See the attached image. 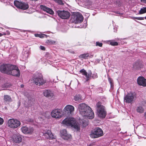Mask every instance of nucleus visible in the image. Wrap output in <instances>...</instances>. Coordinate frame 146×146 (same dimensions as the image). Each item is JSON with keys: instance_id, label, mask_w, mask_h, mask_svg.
Instances as JSON below:
<instances>
[{"instance_id": "41", "label": "nucleus", "mask_w": 146, "mask_h": 146, "mask_svg": "<svg viewBox=\"0 0 146 146\" xmlns=\"http://www.w3.org/2000/svg\"><path fill=\"white\" fill-rule=\"evenodd\" d=\"M4 122V120L3 119L0 117V125L2 124Z\"/></svg>"}, {"instance_id": "25", "label": "nucleus", "mask_w": 146, "mask_h": 146, "mask_svg": "<svg viewBox=\"0 0 146 146\" xmlns=\"http://www.w3.org/2000/svg\"><path fill=\"white\" fill-rule=\"evenodd\" d=\"M136 111L137 112L140 113H142L144 112V109L141 106H139L137 107Z\"/></svg>"}, {"instance_id": "4", "label": "nucleus", "mask_w": 146, "mask_h": 146, "mask_svg": "<svg viewBox=\"0 0 146 146\" xmlns=\"http://www.w3.org/2000/svg\"><path fill=\"white\" fill-rule=\"evenodd\" d=\"M33 80L36 84L39 86L42 85L46 82L40 74L38 73L34 75L33 77Z\"/></svg>"}, {"instance_id": "14", "label": "nucleus", "mask_w": 146, "mask_h": 146, "mask_svg": "<svg viewBox=\"0 0 146 146\" xmlns=\"http://www.w3.org/2000/svg\"><path fill=\"white\" fill-rule=\"evenodd\" d=\"M51 116L56 118H59L62 116V111L60 110L56 109L51 112Z\"/></svg>"}, {"instance_id": "31", "label": "nucleus", "mask_w": 146, "mask_h": 146, "mask_svg": "<svg viewBox=\"0 0 146 146\" xmlns=\"http://www.w3.org/2000/svg\"><path fill=\"white\" fill-rule=\"evenodd\" d=\"M133 67L134 69H138L141 68L139 64L138 63H136L134 64Z\"/></svg>"}, {"instance_id": "24", "label": "nucleus", "mask_w": 146, "mask_h": 146, "mask_svg": "<svg viewBox=\"0 0 146 146\" xmlns=\"http://www.w3.org/2000/svg\"><path fill=\"white\" fill-rule=\"evenodd\" d=\"M28 99V103L27 106H31L33 103L34 99L31 96H29L27 97Z\"/></svg>"}, {"instance_id": "37", "label": "nucleus", "mask_w": 146, "mask_h": 146, "mask_svg": "<svg viewBox=\"0 0 146 146\" xmlns=\"http://www.w3.org/2000/svg\"><path fill=\"white\" fill-rule=\"evenodd\" d=\"M85 4L86 5H87L88 6H90L91 5V2L90 1L88 0L87 2H86Z\"/></svg>"}, {"instance_id": "28", "label": "nucleus", "mask_w": 146, "mask_h": 146, "mask_svg": "<svg viewBox=\"0 0 146 146\" xmlns=\"http://www.w3.org/2000/svg\"><path fill=\"white\" fill-rule=\"evenodd\" d=\"M146 13V7H143L139 11V14H142Z\"/></svg>"}, {"instance_id": "21", "label": "nucleus", "mask_w": 146, "mask_h": 146, "mask_svg": "<svg viewBox=\"0 0 146 146\" xmlns=\"http://www.w3.org/2000/svg\"><path fill=\"white\" fill-rule=\"evenodd\" d=\"M13 141L16 143H19L22 141V138L19 135L14 134L12 137Z\"/></svg>"}, {"instance_id": "27", "label": "nucleus", "mask_w": 146, "mask_h": 146, "mask_svg": "<svg viewBox=\"0 0 146 146\" xmlns=\"http://www.w3.org/2000/svg\"><path fill=\"white\" fill-rule=\"evenodd\" d=\"M4 100L6 102H11L12 100L10 96L8 95H4Z\"/></svg>"}, {"instance_id": "44", "label": "nucleus", "mask_w": 146, "mask_h": 146, "mask_svg": "<svg viewBox=\"0 0 146 146\" xmlns=\"http://www.w3.org/2000/svg\"><path fill=\"white\" fill-rule=\"evenodd\" d=\"M92 119L94 117V112L92 110Z\"/></svg>"}, {"instance_id": "26", "label": "nucleus", "mask_w": 146, "mask_h": 146, "mask_svg": "<svg viewBox=\"0 0 146 146\" xmlns=\"http://www.w3.org/2000/svg\"><path fill=\"white\" fill-rule=\"evenodd\" d=\"M80 123L81 125H82L83 128L86 127L88 124V122L87 121L82 120H80Z\"/></svg>"}, {"instance_id": "38", "label": "nucleus", "mask_w": 146, "mask_h": 146, "mask_svg": "<svg viewBox=\"0 0 146 146\" xmlns=\"http://www.w3.org/2000/svg\"><path fill=\"white\" fill-rule=\"evenodd\" d=\"M98 77L97 73H95L93 74V76H92V78H97Z\"/></svg>"}, {"instance_id": "32", "label": "nucleus", "mask_w": 146, "mask_h": 146, "mask_svg": "<svg viewBox=\"0 0 146 146\" xmlns=\"http://www.w3.org/2000/svg\"><path fill=\"white\" fill-rule=\"evenodd\" d=\"M88 56V54H82L79 56V57L80 58L86 59Z\"/></svg>"}, {"instance_id": "22", "label": "nucleus", "mask_w": 146, "mask_h": 146, "mask_svg": "<svg viewBox=\"0 0 146 146\" xmlns=\"http://www.w3.org/2000/svg\"><path fill=\"white\" fill-rule=\"evenodd\" d=\"M79 72L80 73L82 74L83 75H84L85 76L86 78V81H88L89 80L90 76L89 74H88L87 72L83 68L81 70L79 71Z\"/></svg>"}, {"instance_id": "45", "label": "nucleus", "mask_w": 146, "mask_h": 146, "mask_svg": "<svg viewBox=\"0 0 146 146\" xmlns=\"http://www.w3.org/2000/svg\"><path fill=\"white\" fill-rule=\"evenodd\" d=\"M141 2H143L144 3H146V0H141Z\"/></svg>"}, {"instance_id": "9", "label": "nucleus", "mask_w": 146, "mask_h": 146, "mask_svg": "<svg viewBox=\"0 0 146 146\" xmlns=\"http://www.w3.org/2000/svg\"><path fill=\"white\" fill-rule=\"evenodd\" d=\"M14 5L17 8L23 10L27 9L29 7V5L27 3L17 1H14Z\"/></svg>"}, {"instance_id": "42", "label": "nucleus", "mask_w": 146, "mask_h": 146, "mask_svg": "<svg viewBox=\"0 0 146 146\" xmlns=\"http://www.w3.org/2000/svg\"><path fill=\"white\" fill-rule=\"evenodd\" d=\"M40 49L42 50H44L45 49V47L42 46H40Z\"/></svg>"}, {"instance_id": "23", "label": "nucleus", "mask_w": 146, "mask_h": 146, "mask_svg": "<svg viewBox=\"0 0 146 146\" xmlns=\"http://www.w3.org/2000/svg\"><path fill=\"white\" fill-rule=\"evenodd\" d=\"M74 100L77 102H81L82 101L81 96L79 94L75 96L74 97Z\"/></svg>"}, {"instance_id": "46", "label": "nucleus", "mask_w": 146, "mask_h": 146, "mask_svg": "<svg viewBox=\"0 0 146 146\" xmlns=\"http://www.w3.org/2000/svg\"><path fill=\"white\" fill-rule=\"evenodd\" d=\"M96 60L97 61V63L98 62H99L100 61V60L97 59Z\"/></svg>"}, {"instance_id": "11", "label": "nucleus", "mask_w": 146, "mask_h": 146, "mask_svg": "<svg viewBox=\"0 0 146 146\" xmlns=\"http://www.w3.org/2000/svg\"><path fill=\"white\" fill-rule=\"evenodd\" d=\"M56 13L61 18L64 19H67L70 16V13L65 11L58 10L57 12Z\"/></svg>"}, {"instance_id": "8", "label": "nucleus", "mask_w": 146, "mask_h": 146, "mask_svg": "<svg viewBox=\"0 0 146 146\" xmlns=\"http://www.w3.org/2000/svg\"><path fill=\"white\" fill-rule=\"evenodd\" d=\"M11 66H13V67L10 68L9 71L7 72L8 74L14 76H20V73L18 67L16 65L12 64Z\"/></svg>"}, {"instance_id": "10", "label": "nucleus", "mask_w": 146, "mask_h": 146, "mask_svg": "<svg viewBox=\"0 0 146 146\" xmlns=\"http://www.w3.org/2000/svg\"><path fill=\"white\" fill-rule=\"evenodd\" d=\"M103 134L102 130L98 127L95 128L92 133V138H95L100 137Z\"/></svg>"}, {"instance_id": "40", "label": "nucleus", "mask_w": 146, "mask_h": 146, "mask_svg": "<svg viewBox=\"0 0 146 146\" xmlns=\"http://www.w3.org/2000/svg\"><path fill=\"white\" fill-rule=\"evenodd\" d=\"M48 41L49 42V43L52 44H54L55 43V41L52 40H48Z\"/></svg>"}, {"instance_id": "16", "label": "nucleus", "mask_w": 146, "mask_h": 146, "mask_svg": "<svg viewBox=\"0 0 146 146\" xmlns=\"http://www.w3.org/2000/svg\"><path fill=\"white\" fill-rule=\"evenodd\" d=\"M21 129L22 132L25 134H31L34 130L32 127L28 128L26 126L22 127Z\"/></svg>"}, {"instance_id": "30", "label": "nucleus", "mask_w": 146, "mask_h": 146, "mask_svg": "<svg viewBox=\"0 0 146 146\" xmlns=\"http://www.w3.org/2000/svg\"><path fill=\"white\" fill-rule=\"evenodd\" d=\"M109 42H110V44L111 45L115 46L118 45V43L117 42L114 41L113 40H110L109 41Z\"/></svg>"}, {"instance_id": "33", "label": "nucleus", "mask_w": 146, "mask_h": 146, "mask_svg": "<svg viewBox=\"0 0 146 146\" xmlns=\"http://www.w3.org/2000/svg\"><path fill=\"white\" fill-rule=\"evenodd\" d=\"M54 1L60 5H63L64 4L62 0H54Z\"/></svg>"}, {"instance_id": "19", "label": "nucleus", "mask_w": 146, "mask_h": 146, "mask_svg": "<svg viewBox=\"0 0 146 146\" xmlns=\"http://www.w3.org/2000/svg\"><path fill=\"white\" fill-rule=\"evenodd\" d=\"M61 137L65 139H68L71 137V135L67 133L66 129H64L61 131L60 132Z\"/></svg>"}, {"instance_id": "13", "label": "nucleus", "mask_w": 146, "mask_h": 146, "mask_svg": "<svg viewBox=\"0 0 146 146\" xmlns=\"http://www.w3.org/2000/svg\"><path fill=\"white\" fill-rule=\"evenodd\" d=\"M74 107L70 105H67L64 108L63 110L67 115H71L74 111Z\"/></svg>"}, {"instance_id": "36", "label": "nucleus", "mask_w": 146, "mask_h": 146, "mask_svg": "<svg viewBox=\"0 0 146 146\" xmlns=\"http://www.w3.org/2000/svg\"><path fill=\"white\" fill-rule=\"evenodd\" d=\"M25 55L27 58L29 56V53L28 51H27L25 52Z\"/></svg>"}, {"instance_id": "3", "label": "nucleus", "mask_w": 146, "mask_h": 146, "mask_svg": "<svg viewBox=\"0 0 146 146\" xmlns=\"http://www.w3.org/2000/svg\"><path fill=\"white\" fill-rule=\"evenodd\" d=\"M96 106L98 116L101 119L105 118L107 114L105 106L102 105V103L100 102L96 104Z\"/></svg>"}, {"instance_id": "17", "label": "nucleus", "mask_w": 146, "mask_h": 146, "mask_svg": "<svg viewBox=\"0 0 146 146\" xmlns=\"http://www.w3.org/2000/svg\"><path fill=\"white\" fill-rule=\"evenodd\" d=\"M43 94L44 96L49 98H54V95L53 93L50 90H44L43 92Z\"/></svg>"}, {"instance_id": "1", "label": "nucleus", "mask_w": 146, "mask_h": 146, "mask_svg": "<svg viewBox=\"0 0 146 146\" xmlns=\"http://www.w3.org/2000/svg\"><path fill=\"white\" fill-rule=\"evenodd\" d=\"M78 109L80 114L86 118L90 119L91 117V108L84 103L79 104Z\"/></svg>"}, {"instance_id": "5", "label": "nucleus", "mask_w": 146, "mask_h": 146, "mask_svg": "<svg viewBox=\"0 0 146 146\" xmlns=\"http://www.w3.org/2000/svg\"><path fill=\"white\" fill-rule=\"evenodd\" d=\"M83 19V16L80 13H79L72 16L70 21L72 23L77 24L82 22Z\"/></svg>"}, {"instance_id": "18", "label": "nucleus", "mask_w": 146, "mask_h": 146, "mask_svg": "<svg viewBox=\"0 0 146 146\" xmlns=\"http://www.w3.org/2000/svg\"><path fill=\"white\" fill-rule=\"evenodd\" d=\"M138 84L140 86H146V79L143 77H139L137 79Z\"/></svg>"}, {"instance_id": "47", "label": "nucleus", "mask_w": 146, "mask_h": 146, "mask_svg": "<svg viewBox=\"0 0 146 146\" xmlns=\"http://www.w3.org/2000/svg\"><path fill=\"white\" fill-rule=\"evenodd\" d=\"M3 35L0 33V36H2Z\"/></svg>"}, {"instance_id": "39", "label": "nucleus", "mask_w": 146, "mask_h": 146, "mask_svg": "<svg viewBox=\"0 0 146 146\" xmlns=\"http://www.w3.org/2000/svg\"><path fill=\"white\" fill-rule=\"evenodd\" d=\"M108 80L109 82H110L111 86L112 85V80L111 78H110L109 77L108 78Z\"/></svg>"}, {"instance_id": "2", "label": "nucleus", "mask_w": 146, "mask_h": 146, "mask_svg": "<svg viewBox=\"0 0 146 146\" xmlns=\"http://www.w3.org/2000/svg\"><path fill=\"white\" fill-rule=\"evenodd\" d=\"M62 123L67 126L73 127L77 131L80 130V124L78 123H77L75 119L73 117L67 118L64 119Z\"/></svg>"}, {"instance_id": "34", "label": "nucleus", "mask_w": 146, "mask_h": 146, "mask_svg": "<svg viewBox=\"0 0 146 146\" xmlns=\"http://www.w3.org/2000/svg\"><path fill=\"white\" fill-rule=\"evenodd\" d=\"M132 18L133 19H135L139 20H143L144 19L143 17H132Z\"/></svg>"}, {"instance_id": "29", "label": "nucleus", "mask_w": 146, "mask_h": 146, "mask_svg": "<svg viewBox=\"0 0 146 146\" xmlns=\"http://www.w3.org/2000/svg\"><path fill=\"white\" fill-rule=\"evenodd\" d=\"M35 36L36 37H39L40 38H43L44 37V36H47L46 35L44 34H36L35 35Z\"/></svg>"}, {"instance_id": "6", "label": "nucleus", "mask_w": 146, "mask_h": 146, "mask_svg": "<svg viewBox=\"0 0 146 146\" xmlns=\"http://www.w3.org/2000/svg\"><path fill=\"white\" fill-rule=\"evenodd\" d=\"M136 97L135 94L132 92L128 93L124 96V102L126 103H131L134 101V99Z\"/></svg>"}, {"instance_id": "48", "label": "nucleus", "mask_w": 146, "mask_h": 146, "mask_svg": "<svg viewBox=\"0 0 146 146\" xmlns=\"http://www.w3.org/2000/svg\"><path fill=\"white\" fill-rule=\"evenodd\" d=\"M90 137H91V133H90Z\"/></svg>"}, {"instance_id": "7", "label": "nucleus", "mask_w": 146, "mask_h": 146, "mask_svg": "<svg viewBox=\"0 0 146 146\" xmlns=\"http://www.w3.org/2000/svg\"><path fill=\"white\" fill-rule=\"evenodd\" d=\"M7 124L8 127L10 128L14 129L19 126L21 124L20 121L17 119H10L8 120Z\"/></svg>"}, {"instance_id": "35", "label": "nucleus", "mask_w": 146, "mask_h": 146, "mask_svg": "<svg viewBox=\"0 0 146 146\" xmlns=\"http://www.w3.org/2000/svg\"><path fill=\"white\" fill-rule=\"evenodd\" d=\"M103 44L102 43L100 42H96V46H99L100 47H102V46Z\"/></svg>"}, {"instance_id": "12", "label": "nucleus", "mask_w": 146, "mask_h": 146, "mask_svg": "<svg viewBox=\"0 0 146 146\" xmlns=\"http://www.w3.org/2000/svg\"><path fill=\"white\" fill-rule=\"evenodd\" d=\"M13 66H11V64H3L0 66V71L3 73L8 74V73L10 68H12Z\"/></svg>"}, {"instance_id": "15", "label": "nucleus", "mask_w": 146, "mask_h": 146, "mask_svg": "<svg viewBox=\"0 0 146 146\" xmlns=\"http://www.w3.org/2000/svg\"><path fill=\"white\" fill-rule=\"evenodd\" d=\"M43 135L44 136L46 139H52L55 138V137L49 130H48L45 132L43 133Z\"/></svg>"}, {"instance_id": "49", "label": "nucleus", "mask_w": 146, "mask_h": 146, "mask_svg": "<svg viewBox=\"0 0 146 146\" xmlns=\"http://www.w3.org/2000/svg\"><path fill=\"white\" fill-rule=\"evenodd\" d=\"M145 19H146V16L145 17Z\"/></svg>"}, {"instance_id": "43", "label": "nucleus", "mask_w": 146, "mask_h": 146, "mask_svg": "<svg viewBox=\"0 0 146 146\" xmlns=\"http://www.w3.org/2000/svg\"><path fill=\"white\" fill-rule=\"evenodd\" d=\"M87 25V23H85L84 24L83 27L84 28H86V27Z\"/></svg>"}, {"instance_id": "20", "label": "nucleus", "mask_w": 146, "mask_h": 146, "mask_svg": "<svg viewBox=\"0 0 146 146\" xmlns=\"http://www.w3.org/2000/svg\"><path fill=\"white\" fill-rule=\"evenodd\" d=\"M40 7L42 10H43L44 11L52 15L54 13V12L52 9L46 7L45 6L42 5H40Z\"/></svg>"}]
</instances>
